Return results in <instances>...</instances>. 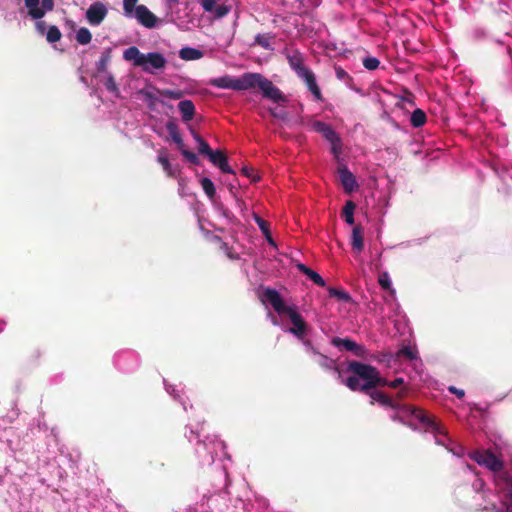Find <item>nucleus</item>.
<instances>
[{
    "mask_svg": "<svg viewBox=\"0 0 512 512\" xmlns=\"http://www.w3.org/2000/svg\"><path fill=\"white\" fill-rule=\"evenodd\" d=\"M497 486L505 492V495L507 497L508 503H507V511L506 512H512V483L509 482V479L507 476L503 473L498 474L496 478Z\"/></svg>",
    "mask_w": 512,
    "mask_h": 512,
    "instance_id": "12",
    "label": "nucleus"
},
{
    "mask_svg": "<svg viewBox=\"0 0 512 512\" xmlns=\"http://www.w3.org/2000/svg\"><path fill=\"white\" fill-rule=\"evenodd\" d=\"M138 0H123V9L126 16L131 17L132 13L135 11V8Z\"/></svg>",
    "mask_w": 512,
    "mask_h": 512,
    "instance_id": "28",
    "label": "nucleus"
},
{
    "mask_svg": "<svg viewBox=\"0 0 512 512\" xmlns=\"http://www.w3.org/2000/svg\"><path fill=\"white\" fill-rule=\"evenodd\" d=\"M436 443L437 444H441V445H445V443L440 439V438H436Z\"/></svg>",
    "mask_w": 512,
    "mask_h": 512,
    "instance_id": "47",
    "label": "nucleus"
},
{
    "mask_svg": "<svg viewBox=\"0 0 512 512\" xmlns=\"http://www.w3.org/2000/svg\"><path fill=\"white\" fill-rule=\"evenodd\" d=\"M272 322H273L275 325H276V324H278V321H277L276 319H274V318H272Z\"/></svg>",
    "mask_w": 512,
    "mask_h": 512,
    "instance_id": "48",
    "label": "nucleus"
},
{
    "mask_svg": "<svg viewBox=\"0 0 512 512\" xmlns=\"http://www.w3.org/2000/svg\"><path fill=\"white\" fill-rule=\"evenodd\" d=\"M28 14L33 19H41L54 7L53 0H24Z\"/></svg>",
    "mask_w": 512,
    "mask_h": 512,
    "instance_id": "7",
    "label": "nucleus"
},
{
    "mask_svg": "<svg viewBox=\"0 0 512 512\" xmlns=\"http://www.w3.org/2000/svg\"><path fill=\"white\" fill-rule=\"evenodd\" d=\"M164 97L175 100L180 99L182 97V92L179 90H161V99Z\"/></svg>",
    "mask_w": 512,
    "mask_h": 512,
    "instance_id": "30",
    "label": "nucleus"
},
{
    "mask_svg": "<svg viewBox=\"0 0 512 512\" xmlns=\"http://www.w3.org/2000/svg\"><path fill=\"white\" fill-rule=\"evenodd\" d=\"M410 425H413L415 427H423L425 429H429L439 434L445 433L444 430L433 418H431L421 409L417 408L411 409Z\"/></svg>",
    "mask_w": 512,
    "mask_h": 512,
    "instance_id": "6",
    "label": "nucleus"
},
{
    "mask_svg": "<svg viewBox=\"0 0 512 512\" xmlns=\"http://www.w3.org/2000/svg\"><path fill=\"white\" fill-rule=\"evenodd\" d=\"M298 75L304 79L309 90L315 95L316 98L320 97V90L318 89L314 75L304 67L297 68Z\"/></svg>",
    "mask_w": 512,
    "mask_h": 512,
    "instance_id": "13",
    "label": "nucleus"
},
{
    "mask_svg": "<svg viewBox=\"0 0 512 512\" xmlns=\"http://www.w3.org/2000/svg\"><path fill=\"white\" fill-rule=\"evenodd\" d=\"M108 13L107 7L101 3H93L86 11V19L90 25L98 26Z\"/></svg>",
    "mask_w": 512,
    "mask_h": 512,
    "instance_id": "9",
    "label": "nucleus"
},
{
    "mask_svg": "<svg viewBox=\"0 0 512 512\" xmlns=\"http://www.w3.org/2000/svg\"><path fill=\"white\" fill-rule=\"evenodd\" d=\"M256 221H257V223H258V225H259L260 229H261V230L263 231V233L265 234V236H266V238H267L268 242H269L271 245H275V243H274V241H273V239H272L271 235L269 234V232H268V230H267V227H266V223H265V221H263L262 219H260V218H258V217L256 218Z\"/></svg>",
    "mask_w": 512,
    "mask_h": 512,
    "instance_id": "32",
    "label": "nucleus"
},
{
    "mask_svg": "<svg viewBox=\"0 0 512 512\" xmlns=\"http://www.w3.org/2000/svg\"><path fill=\"white\" fill-rule=\"evenodd\" d=\"M338 173L340 182L346 192L351 193L358 188V183L354 175L347 169L346 166L340 164L338 166Z\"/></svg>",
    "mask_w": 512,
    "mask_h": 512,
    "instance_id": "11",
    "label": "nucleus"
},
{
    "mask_svg": "<svg viewBox=\"0 0 512 512\" xmlns=\"http://www.w3.org/2000/svg\"><path fill=\"white\" fill-rule=\"evenodd\" d=\"M379 284L387 290L391 289V280L388 273L384 272L379 276Z\"/></svg>",
    "mask_w": 512,
    "mask_h": 512,
    "instance_id": "33",
    "label": "nucleus"
},
{
    "mask_svg": "<svg viewBox=\"0 0 512 512\" xmlns=\"http://www.w3.org/2000/svg\"><path fill=\"white\" fill-rule=\"evenodd\" d=\"M195 141L198 143L199 152L209 156L213 150L210 149L208 144L197 134H193Z\"/></svg>",
    "mask_w": 512,
    "mask_h": 512,
    "instance_id": "25",
    "label": "nucleus"
},
{
    "mask_svg": "<svg viewBox=\"0 0 512 512\" xmlns=\"http://www.w3.org/2000/svg\"><path fill=\"white\" fill-rule=\"evenodd\" d=\"M372 402H379L382 405H391V400L379 391H373L370 394Z\"/></svg>",
    "mask_w": 512,
    "mask_h": 512,
    "instance_id": "26",
    "label": "nucleus"
},
{
    "mask_svg": "<svg viewBox=\"0 0 512 512\" xmlns=\"http://www.w3.org/2000/svg\"><path fill=\"white\" fill-rule=\"evenodd\" d=\"M210 84L218 88L233 90H246L249 88L259 87L264 96L270 98L271 100L275 102L283 100L281 92L275 86H273L269 80L256 73H246L238 78L223 76L212 79Z\"/></svg>",
    "mask_w": 512,
    "mask_h": 512,
    "instance_id": "2",
    "label": "nucleus"
},
{
    "mask_svg": "<svg viewBox=\"0 0 512 512\" xmlns=\"http://www.w3.org/2000/svg\"><path fill=\"white\" fill-rule=\"evenodd\" d=\"M310 128L322 134V136L330 142L331 144V152L334 155L335 159L340 162L341 159V142L337 134L334 132V130L327 125L326 123L317 121V120H311L309 122Z\"/></svg>",
    "mask_w": 512,
    "mask_h": 512,
    "instance_id": "5",
    "label": "nucleus"
},
{
    "mask_svg": "<svg viewBox=\"0 0 512 512\" xmlns=\"http://www.w3.org/2000/svg\"><path fill=\"white\" fill-rule=\"evenodd\" d=\"M449 391L456 394L459 398L464 396V391L461 389H457L454 386L449 387Z\"/></svg>",
    "mask_w": 512,
    "mask_h": 512,
    "instance_id": "44",
    "label": "nucleus"
},
{
    "mask_svg": "<svg viewBox=\"0 0 512 512\" xmlns=\"http://www.w3.org/2000/svg\"><path fill=\"white\" fill-rule=\"evenodd\" d=\"M110 61V50H107L103 53L100 59V70H104Z\"/></svg>",
    "mask_w": 512,
    "mask_h": 512,
    "instance_id": "39",
    "label": "nucleus"
},
{
    "mask_svg": "<svg viewBox=\"0 0 512 512\" xmlns=\"http://www.w3.org/2000/svg\"><path fill=\"white\" fill-rule=\"evenodd\" d=\"M163 170L165 171V173L168 175V176H174L175 175V170L173 169L172 165L170 164V162H166L163 166H162Z\"/></svg>",
    "mask_w": 512,
    "mask_h": 512,
    "instance_id": "42",
    "label": "nucleus"
},
{
    "mask_svg": "<svg viewBox=\"0 0 512 512\" xmlns=\"http://www.w3.org/2000/svg\"><path fill=\"white\" fill-rule=\"evenodd\" d=\"M46 38L50 43L57 42L61 38V33L56 26H51L47 31Z\"/></svg>",
    "mask_w": 512,
    "mask_h": 512,
    "instance_id": "27",
    "label": "nucleus"
},
{
    "mask_svg": "<svg viewBox=\"0 0 512 512\" xmlns=\"http://www.w3.org/2000/svg\"><path fill=\"white\" fill-rule=\"evenodd\" d=\"M210 161L218 166L224 173H233V170L227 163V158L221 151H213L209 156Z\"/></svg>",
    "mask_w": 512,
    "mask_h": 512,
    "instance_id": "15",
    "label": "nucleus"
},
{
    "mask_svg": "<svg viewBox=\"0 0 512 512\" xmlns=\"http://www.w3.org/2000/svg\"><path fill=\"white\" fill-rule=\"evenodd\" d=\"M349 371L352 375L347 379L346 385L351 390H367L377 385L397 387L403 383L401 378L388 383L378 375L375 368L360 363H351L349 365Z\"/></svg>",
    "mask_w": 512,
    "mask_h": 512,
    "instance_id": "3",
    "label": "nucleus"
},
{
    "mask_svg": "<svg viewBox=\"0 0 512 512\" xmlns=\"http://www.w3.org/2000/svg\"><path fill=\"white\" fill-rule=\"evenodd\" d=\"M243 173L252 179V181L256 182L259 180V176L256 175L251 168H243Z\"/></svg>",
    "mask_w": 512,
    "mask_h": 512,
    "instance_id": "41",
    "label": "nucleus"
},
{
    "mask_svg": "<svg viewBox=\"0 0 512 512\" xmlns=\"http://www.w3.org/2000/svg\"><path fill=\"white\" fill-rule=\"evenodd\" d=\"M167 130L172 138V140L178 145V148H182L184 146L182 138L177 130V127L174 123L170 122L167 124Z\"/></svg>",
    "mask_w": 512,
    "mask_h": 512,
    "instance_id": "20",
    "label": "nucleus"
},
{
    "mask_svg": "<svg viewBox=\"0 0 512 512\" xmlns=\"http://www.w3.org/2000/svg\"><path fill=\"white\" fill-rule=\"evenodd\" d=\"M215 13V16L218 18H221L225 16L229 12V8L227 6H216V8L213 11Z\"/></svg>",
    "mask_w": 512,
    "mask_h": 512,
    "instance_id": "38",
    "label": "nucleus"
},
{
    "mask_svg": "<svg viewBox=\"0 0 512 512\" xmlns=\"http://www.w3.org/2000/svg\"><path fill=\"white\" fill-rule=\"evenodd\" d=\"M264 304H269L280 317L286 330L299 339L308 333V325L294 305L287 304L280 294L273 289H265L261 294Z\"/></svg>",
    "mask_w": 512,
    "mask_h": 512,
    "instance_id": "1",
    "label": "nucleus"
},
{
    "mask_svg": "<svg viewBox=\"0 0 512 512\" xmlns=\"http://www.w3.org/2000/svg\"><path fill=\"white\" fill-rule=\"evenodd\" d=\"M168 157L165 153L161 152L158 155V162L163 166L166 162H168Z\"/></svg>",
    "mask_w": 512,
    "mask_h": 512,
    "instance_id": "45",
    "label": "nucleus"
},
{
    "mask_svg": "<svg viewBox=\"0 0 512 512\" xmlns=\"http://www.w3.org/2000/svg\"><path fill=\"white\" fill-rule=\"evenodd\" d=\"M180 151L181 153L183 154V156L190 162L194 163V164H198V157L196 156V154L188 151L185 146H183L182 148H180Z\"/></svg>",
    "mask_w": 512,
    "mask_h": 512,
    "instance_id": "34",
    "label": "nucleus"
},
{
    "mask_svg": "<svg viewBox=\"0 0 512 512\" xmlns=\"http://www.w3.org/2000/svg\"><path fill=\"white\" fill-rule=\"evenodd\" d=\"M178 108L182 114V118L184 121H190L193 118L195 107L190 100L181 101L178 104Z\"/></svg>",
    "mask_w": 512,
    "mask_h": 512,
    "instance_id": "17",
    "label": "nucleus"
},
{
    "mask_svg": "<svg viewBox=\"0 0 512 512\" xmlns=\"http://www.w3.org/2000/svg\"><path fill=\"white\" fill-rule=\"evenodd\" d=\"M329 292H330L331 296H335L339 299L346 300V301H348L350 299L349 295L347 293H345L344 291H339V290L331 288L329 290Z\"/></svg>",
    "mask_w": 512,
    "mask_h": 512,
    "instance_id": "37",
    "label": "nucleus"
},
{
    "mask_svg": "<svg viewBox=\"0 0 512 512\" xmlns=\"http://www.w3.org/2000/svg\"><path fill=\"white\" fill-rule=\"evenodd\" d=\"M363 65L368 70H375L379 66V60L375 57H367L363 60Z\"/></svg>",
    "mask_w": 512,
    "mask_h": 512,
    "instance_id": "31",
    "label": "nucleus"
},
{
    "mask_svg": "<svg viewBox=\"0 0 512 512\" xmlns=\"http://www.w3.org/2000/svg\"><path fill=\"white\" fill-rule=\"evenodd\" d=\"M351 244L354 250L361 251L363 249V236L361 228L356 226L352 230Z\"/></svg>",
    "mask_w": 512,
    "mask_h": 512,
    "instance_id": "18",
    "label": "nucleus"
},
{
    "mask_svg": "<svg viewBox=\"0 0 512 512\" xmlns=\"http://www.w3.org/2000/svg\"><path fill=\"white\" fill-rule=\"evenodd\" d=\"M105 86L106 88L111 91V92H114L116 93L118 91V88H117V85H116V82L114 80V78L109 75L105 81Z\"/></svg>",
    "mask_w": 512,
    "mask_h": 512,
    "instance_id": "35",
    "label": "nucleus"
},
{
    "mask_svg": "<svg viewBox=\"0 0 512 512\" xmlns=\"http://www.w3.org/2000/svg\"><path fill=\"white\" fill-rule=\"evenodd\" d=\"M297 267L301 272L307 275L314 283H316L319 286H325V281L318 273H316L315 271L311 270L310 268L306 267L303 264H298Z\"/></svg>",
    "mask_w": 512,
    "mask_h": 512,
    "instance_id": "19",
    "label": "nucleus"
},
{
    "mask_svg": "<svg viewBox=\"0 0 512 512\" xmlns=\"http://www.w3.org/2000/svg\"><path fill=\"white\" fill-rule=\"evenodd\" d=\"M398 357H405L409 360H413L416 358V351L413 347L411 346H406V347H403L399 352H398Z\"/></svg>",
    "mask_w": 512,
    "mask_h": 512,
    "instance_id": "29",
    "label": "nucleus"
},
{
    "mask_svg": "<svg viewBox=\"0 0 512 512\" xmlns=\"http://www.w3.org/2000/svg\"><path fill=\"white\" fill-rule=\"evenodd\" d=\"M426 116L420 109L415 110L411 116V122L415 127H419L425 123Z\"/></svg>",
    "mask_w": 512,
    "mask_h": 512,
    "instance_id": "24",
    "label": "nucleus"
},
{
    "mask_svg": "<svg viewBox=\"0 0 512 512\" xmlns=\"http://www.w3.org/2000/svg\"><path fill=\"white\" fill-rule=\"evenodd\" d=\"M354 210H355V204L352 201H347L344 208H343V216L346 220V222L350 225L354 223Z\"/></svg>",
    "mask_w": 512,
    "mask_h": 512,
    "instance_id": "21",
    "label": "nucleus"
},
{
    "mask_svg": "<svg viewBox=\"0 0 512 512\" xmlns=\"http://www.w3.org/2000/svg\"><path fill=\"white\" fill-rule=\"evenodd\" d=\"M472 458L482 466L490 469L493 472H500L502 462L489 451H477L472 455Z\"/></svg>",
    "mask_w": 512,
    "mask_h": 512,
    "instance_id": "8",
    "label": "nucleus"
},
{
    "mask_svg": "<svg viewBox=\"0 0 512 512\" xmlns=\"http://www.w3.org/2000/svg\"><path fill=\"white\" fill-rule=\"evenodd\" d=\"M131 17L136 18L141 25L147 28H153L157 22L156 16L144 5H138Z\"/></svg>",
    "mask_w": 512,
    "mask_h": 512,
    "instance_id": "10",
    "label": "nucleus"
},
{
    "mask_svg": "<svg viewBox=\"0 0 512 512\" xmlns=\"http://www.w3.org/2000/svg\"><path fill=\"white\" fill-rule=\"evenodd\" d=\"M123 59L144 72L154 74L166 67L167 60L159 52L143 53L136 46H130L123 51Z\"/></svg>",
    "mask_w": 512,
    "mask_h": 512,
    "instance_id": "4",
    "label": "nucleus"
},
{
    "mask_svg": "<svg viewBox=\"0 0 512 512\" xmlns=\"http://www.w3.org/2000/svg\"><path fill=\"white\" fill-rule=\"evenodd\" d=\"M37 30L41 33H44L45 30V23L43 21H38L36 23Z\"/></svg>",
    "mask_w": 512,
    "mask_h": 512,
    "instance_id": "46",
    "label": "nucleus"
},
{
    "mask_svg": "<svg viewBox=\"0 0 512 512\" xmlns=\"http://www.w3.org/2000/svg\"><path fill=\"white\" fill-rule=\"evenodd\" d=\"M201 5L207 12H213L216 8L215 0H201Z\"/></svg>",
    "mask_w": 512,
    "mask_h": 512,
    "instance_id": "36",
    "label": "nucleus"
},
{
    "mask_svg": "<svg viewBox=\"0 0 512 512\" xmlns=\"http://www.w3.org/2000/svg\"><path fill=\"white\" fill-rule=\"evenodd\" d=\"M92 34L87 28H80L76 33V40L78 43L85 45L90 43Z\"/></svg>",
    "mask_w": 512,
    "mask_h": 512,
    "instance_id": "23",
    "label": "nucleus"
},
{
    "mask_svg": "<svg viewBox=\"0 0 512 512\" xmlns=\"http://www.w3.org/2000/svg\"><path fill=\"white\" fill-rule=\"evenodd\" d=\"M256 41L263 47L265 48H269L270 47V44H269V39L267 36H258L256 38Z\"/></svg>",
    "mask_w": 512,
    "mask_h": 512,
    "instance_id": "43",
    "label": "nucleus"
},
{
    "mask_svg": "<svg viewBox=\"0 0 512 512\" xmlns=\"http://www.w3.org/2000/svg\"><path fill=\"white\" fill-rule=\"evenodd\" d=\"M203 55L201 50L192 47H184L179 51V56L184 61L199 60Z\"/></svg>",
    "mask_w": 512,
    "mask_h": 512,
    "instance_id": "16",
    "label": "nucleus"
},
{
    "mask_svg": "<svg viewBox=\"0 0 512 512\" xmlns=\"http://www.w3.org/2000/svg\"><path fill=\"white\" fill-rule=\"evenodd\" d=\"M142 99L148 103L150 107H154L157 102L164 103L161 99V90L155 87H147L140 91Z\"/></svg>",
    "mask_w": 512,
    "mask_h": 512,
    "instance_id": "14",
    "label": "nucleus"
},
{
    "mask_svg": "<svg viewBox=\"0 0 512 512\" xmlns=\"http://www.w3.org/2000/svg\"><path fill=\"white\" fill-rule=\"evenodd\" d=\"M171 2H177L178 0H170Z\"/></svg>",
    "mask_w": 512,
    "mask_h": 512,
    "instance_id": "49",
    "label": "nucleus"
},
{
    "mask_svg": "<svg viewBox=\"0 0 512 512\" xmlns=\"http://www.w3.org/2000/svg\"><path fill=\"white\" fill-rule=\"evenodd\" d=\"M200 184L205 192V194L210 198L213 199L216 193L215 186L213 182L209 178H202L200 180Z\"/></svg>",
    "mask_w": 512,
    "mask_h": 512,
    "instance_id": "22",
    "label": "nucleus"
},
{
    "mask_svg": "<svg viewBox=\"0 0 512 512\" xmlns=\"http://www.w3.org/2000/svg\"><path fill=\"white\" fill-rule=\"evenodd\" d=\"M338 343L344 346L347 350H354L356 344L348 339L338 340Z\"/></svg>",
    "mask_w": 512,
    "mask_h": 512,
    "instance_id": "40",
    "label": "nucleus"
}]
</instances>
